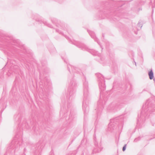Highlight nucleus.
Returning a JSON list of instances; mask_svg holds the SVG:
<instances>
[{
  "instance_id": "nucleus-1",
  "label": "nucleus",
  "mask_w": 155,
  "mask_h": 155,
  "mask_svg": "<svg viewBox=\"0 0 155 155\" xmlns=\"http://www.w3.org/2000/svg\"><path fill=\"white\" fill-rule=\"evenodd\" d=\"M149 78L150 79H152L153 78V73L152 70H151L149 72Z\"/></svg>"
},
{
  "instance_id": "nucleus-2",
  "label": "nucleus",
  "mask_w": 155,
  "mask_h": 155,
  "mask_svg": "<svg viewBox=\"0 0 155 155\" xmlns=\"http://www.w3.org/2000/svg\"><path fill=\"white\" fill-rule=\"evenodd\" d=\"M126 145H125L123 148V151H124L126 149Z\"/></svg>"
}]
</instances>
